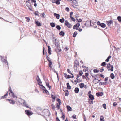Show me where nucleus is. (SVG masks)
<instances>
[{
    "label": "nucleus",
    "instance_id": "1",
    "mask_svg": "<svg viewBox=\"0 0 121 121\" xmlns=\"http://www.w3.org/2000/svg\"><path fill=\"white\" fill-rule=\"evenodd\" d=\"M19 102L21 103V104L23 106L28 108H29L28 106H27V104L26 103L25 101L23 100L20 99H19Z\"/></svg>",
    "mask_w": 121,
    "mask_h": 121
},
{
    "label": "nucleus",
    "instance_id": "2",
    "mask_svg": "<svg viewBox=\"0 0 121 121\" xmlns=\"http://www.w3.org/2000/svg\"><path fill=\"white\" fill-rule=\"evenodd\" d=\"M107 69L109 71L110 70L112 71L113 70V67L112 65H111L110 64H109L107 65Z\"/></svg>",
    "mask_w": 121,
    "mask_h": 121
},
{
    "label": "nucleus",
    "instance_id": "3",
    "mask_svg": "<svg viewBox=\"0 0 121 121\" xmlns=\"http://www.w3.org/2000/svg\"><path fill=\"white\" fill-rule=\"evenodd\" d=\"M78 62L77 60H75L74 61V67L75 72L77 71V67L78 65Z\"/></svg>",
    "mask_w": 121,
    "mask_h": 121
},
{
    "label": "nucleus",
    "instance_id": "4",
    "mask_svg": "<svg viewBox=\"0 0 121 121\" xmlns=\"http://www.w3.org/2000/svg\"><path fill=\"white\" fill-rule=\"evenodd\" d=\"M65 25L68 28H71L72 27V25L69 23L67 20H65Z\"/></svg>",
    "mask_w": 121,
    "mask_h": 121
},
{
    "label": "nucleus",
    "instance_id": "5",
    "mask_svg": "<svg viewBox=\"0 0 121 121\" xmlns=\"http://www.w3.org/2000/svg\"><path fill=\"white\" fill-rule=\"evenodd\" d=\"M106 23L109 26L111 27V25L113 24V21L112 20L107 21Z\"/></svg>",
    "mask_w": 121,
    "mask_h": 121
},
{
    "label": "nucleus",
    "instance_id": "6",
    "mask_svg": "<svg viewBox=\"0 0 121 121\" xmlns=\"http://www.w3.org/2000/svg\"><path fill=\"white\" fill-rule=\"evenodd\" d=\"M80 24L79 23H77L76 25H75L73 27V29H76V30L78 29V27L80 26Z\"/></svg>",
    "mask_w": 121,
    "mask_h": 121
},
{
    "label": "nucleus",
    "instance_id": "7",
    "mask_svg": "<svg viewBox=\"0 0 121 121\" xmlns=\"http://www.w3.org/2000/svg\"><path fill=\"white\" fill-rule=\"evenodd\" d=\"M25 113L28 116H30L32 114V112L28 110H26L25 111Z\"/></svg>",
    "mask_w": 121,
    "mask_h": 121
},
{
    "label": "nucleus",
    "instance_id": "8",
    "mask_svg": "<svg viewBox=\"0 0 121 121\" xmlns=\"http://www.w3.org/2000/svg\"><path fill=\"white\" fill-rule=\"evenodd\" d=\"M9 95L11 97H13V98H14L15 97V96L14 94L13 93L12 90H10V92L9 91Z\"/></svg>",
    "mask_w": 121,
    "mask_h": 121
},
{
    "label": "nucleus",
    "instance_id": "9",
    "mask_svg": "<svg viewBox=\"0 0 121 121\" xmlns=\"http://www.w3.org/2000/svg\"><path fill=\"white\" fill-rule=\"evenodd\" d=\"M6 100H8L9 102L10 103V104H12L13 105L14 104H15V101L13 100H12L7 99Z\"/></svg>",
    "mask_w": 121,
    "mask_h": 121
},
{
    "label": "nucleus",
    "instance_id": "10",
    "mask_svg": "<svg viewBox=\"0 0 121 121\" xmlns=\"http://www.w3.org/2000/svg\"><path fill=\"white\" fill-rule=\"evenodd\" d=\"M54 15L56 17L57 19H59L60 16V15L59 14L55 13L54 14Z\"/></svg>",
    "mask_w": 121,
    "mask_h": 121
},
{
    "label": "nucleus",
    "instance_id": "11",
    "mask_svg": "<svg viewBox=\"0 0 121 121\" xmlns=\"http://www.w3.org/2000/svg\"><path fill=\"white\" fill-rule=\"evenodd\" d=\"M51 97L52 98V101L53 102H54L55 101V99L56 98L52 94Z\"/></svg>",
    "mask_w": 121,
    "mask_h": 121
},
{
    "label": "nucleus",
    "instance_id": "12",
    "mask_svg": "<svg viewBox=\"0 0 121 121\" xmlns=\"http://www.w3.org/2000/svg\"><path fill=\"white\" fill-rule=\"evenodd\" d=\"M87 23H90V25L91 26H93V25H92V24L93 25L94 24V23H95L94 22H91V21H87L86 22Z\"/></svg>",
    "mask_w": 121,
    "mask_h": 121
},
{
    "label": "nucleus",
    "instance_id": "13",
    "mask_svg": "<svg viewBox=\"0 0 121 121\" xmlns=\"http://www.w3.org/2000/svg\"><path fill=\"white\" fill-rule=\"evenodd\" d=\"M103 93L102 92L97 93H96V95L98 96H101L103 95Z\"/></svg>",
    "mask_w": 121,
    "mask_h": 121
},
{
    "label": "nucleus",
    "instance_id": "14",
    "mask_svg": "<svg viewBox=\"0 0 121 121\" xmlns=\"http://www.w3.org/2000/svg\"><path fill=\"white\" fill-rule=\"evenodd\" d=\"M79 91V89L78 88H76L74 90V91L76 93H78Z\"/></svg>",
    "mask_w": 121,
    "mask_h": 121
},
{
    "label": "nucleus",
    "instance_id": "15",
    "mask_svg": "<svg viewBox=\"0 0 121 121\" xmlns=\"http://www.w3.org/2000/svg\"><path fill=\"white\" fill-rule=\"evenodd\" d=\"M67 71L68 73L72 75V78L74 77L73 75V74L71 73V72L70 71L69 69H67Z\"/></svg>",
    "mask_w": 121,
    "mask_h": 121
},
{
    "label": "nucleus",
    "instance_id": "16",
    "mask_svg": "<svg viewBox=\"0 0 121 121\" xmlns=\"http://www.w3.org/2000/svg\"><path fill=\"white\" fill-rule=\"evenodd\" d=\"M89 98L90 99H91V100H94V97L92 95H89Z\"/></svg>",
    "mask_w": 121,
    "mask_h": 121
},
{
    "label": "nucleus",
    "instance_id": "17",
    "mask_svg": "<svg viewBox=\"0 0 121 121\" xmlns=\"http://www.w3.org/2000/svg\"><path fill=\"white\" fill-rule=\"evenodd\" d=\"M79 86L80 88H83V87H85L84 86L85 85L83 83H80L79 85Z\"/></svg>",
    "mask_w": 121,
    "mask_h": 121
},
{
    "label": "nucleus",
    "instance_id": "18",
    "mask_svg": "<svg viewBox=\"0 0 121 121\" xmlns=\"http://www.w3.org/2000/svg\"><path fill=\"white\" fill-rule=\"evenodd\" d=\"M104 28L106 26V25L104 23H101L100 24V26Z\"/></svg>",
    "mask_w": 121,
    "mask_h": 121
},
{
    "label": "nucleus",
    "instance_id": "19",
    "mask_svg": "<svg viewBox=\"0 0 121 121\" xmlns=\"http://www.w3.org/2000/svg\"><path fill=\"white\" fill-rule=\"evenodd\" d=\"M48 53L50 55L51 54V48L49 46H48Z\"/></svg>",
    "mask_w": 121,
    "mask_h": 121
},
{
    "label": "nucleus",
    "instance_id": "20",
    "mask_svg": "<svg viewBox=\"0 0 121 121\" xmlns=\"http://www.w3.org/2000/svg\"><path fill=\"white\" fill-rule=\"evenodd\" d=\"M67 88L68 89H71V87L70 86L69 83H68L67 84Z\"/></svg>",
    "mask_w": 121,
    "mask_h": 121
},
{
    "label": "nucleus",
    "instance_id": "21",
    "mask_svg": "<svg viewBox=\"0 0 121 121\" xmlns=\"http://www.w3.org/2000/svg\"><path fill=\"white\" fill-rule=\"evenodd\" d=\"M47 59L49 60V66L50 67V68H52V67L51 66V65H52V63L51 62V60H48V59L47 58Z\"/></svg>",
    "mask_w": 121,
    "mask_h": 121
},
{
    "label": "nucleus",
    "instance_id": "22",
    "mask_svg": "<svg viewBox=\"0 0 121 121\" xmlns=\"http://www.w3.org/2000/svg\"><path fill=\"white\" fill-rule=\"evenodd\" d=\"M40 88L42 89L43 90H44L45 89V87L43 85H40Z\"/></svg>",
    "mask_w": 121,
    "mask_h": 121
},
{
    "label": "nucleus",
    "instance_id": "23",
    "mask_svg": "<svg viewBox=\"0 0 121 121\" xmlns=\"http://www.w3.org/2000/svg\"><path fill=\"white\" fill-rule=\"evenodd\" d=\"M50 25L52 27H54L55 26V24L53 22L51 23H50Z\"/></svg>",
    "mask_w": 121,
    "mask_h": 121
},
{
    "label": "nucleus",
    "instance_id": "24",
    "mask_svg": "<svg viewBox=\"0 0 121 121\" xmlns=\"http://www.w3.org/2000/svg\"><path fill=\"white\" fill-rule=\"evenodd\" d=\"M93 100H91V99H89L88 102L90 104H93Z\"/></svg>",
    "mask_w": 121,
    "mask_h": 121
},
{
    "label": "nucleus",
    "instance_id": "25",
    "mask_svg": "<svg viewBox=\"0 0 121 121\" xmlns=\"http://www.w3.org/2000/svg\"><path fill=\"white\" fill-rule=\"evenodd\" d=\"M26 4L28 7H30V3L28 1L26 2Z\"/></svg>",
    "mask_w": 121,
    "mask_h": 121
},
{
    "label": "nucleus",
    "instance_id": "26",
    "mask_svg": "<svg viewBox=\"0 0 121 121\" xmlns=\"http://www.w3.org/2000/svg\"><path fill=\"white\" fill-rule=\"evenodd\" d=\"M67 110L68 111H71L72 110V109L71 108V107L69 106H67Z\"/></svg>",
    "mask_w": 121,
    "mask_h": 121
},
{
    "label": "nucleus",
    "instance_id": "27",
    "mask_svg": "<svg viewBox=\"0 0 121 121\" xmlns=\"http://www.w3.org/2000/svg\"><path fill=\"white\" fill-rule=\"evenodd\" d=\"M110 77L112 79H113L115 77L114 74L113 73H112L110 74Z\"/></svg>",
    "mask_w": 121,
    "mask_h": 121
},
{
    "label": "nucleus",
    "instance_id": "28",
    "mask_svg": "<svg viewBox=\"0 0 121 121\" xmlns=\"http://www.w3.org/2000/svg\"><path fill=\"white\" fill-rule=\"evenodd\" d=\"M36 24L38 26H41V23L37 21L36 22Z\"/></svg>",
    "mask_w": 121,
    "mask_h": 121
},
{
    "label": "nucleus",
    "instance_id": "29",
    "mask_svg": "<svg viewBox=\"0 0 121 121\" xmlns=\"http://www.w3.org/2000/svg\"><path fill=\"white\" fill-rule=\"evenodd\" d=\"M55 44L56 46V48H59V44L57 43L56 42Z\"/></svg>",
    "mask_w": 121,
    "mask_h": 121
},
{
    "label": "nucleus",
    "instance_id": "30",
    "mask_svg": "<svg viewBox=\"0 0 121 121\" xmlns=\"http://www.w3.org/2000/svg\"><path fill=\"white\" fill-rule=\"evenodd\" d=\"M64 32L62 31H61L59 33V34L60 35H61L62 36H63L64 35Z\"/></svg>",
    "mask_w": 121,
    "mask_h": 121
},
{
    "label": "nucleus",
    "instance_id": "31",
    "mask_svg": "<svg viewBox=\"0 0 121 121\" xmlns=\"http://www.w3.org/2000/svg\"><path fill=\"white\" fill-rule=\"evenodd\" d=\"M51 106L52 108L53 109V110H54L55 109V107L54 105L53 104L51 105Z\"/></svg>",
    "mask_w": 121,
    "mask_h": 121
},
{
    "label": "nucleus",
    "instance_id": "32",
    "mask_svg": "<svg viewBox=\"0 0 121 121\" xmlns=\"http://www.w3.org/2000/svg\"><path fill=\"white\" fill-rule=\"evenodd\" d=\"M100 121H104V117L101 116L100 117Z\"/></svg>",
    "mask_w": 121,
    "mask_h": 121
},
{
    "label": "nucleus",
    "instance_id": "33",
    "mask_svg": "<svg viewBox=\"0 0 121 121\" xmlns=\"http://www.w3.org/2000/svg\"><path fill=\"white\" fill-rule=\"evenodd\" d=\"M111 56H109L105 60V61L107 62H108L109 60V59L111 58Z\"/></svg>",
    "mask_w": 121,
    "mask_h": 121
},
{
    "label": "nucleus",
    "instance_id": "34",
    "mask_svg": "<svg viewBox=\"0 0 121 121\" xmlns=\"http://www.w3.org/2000/svg\"><path fill=\"white\" fill-rule=\"evenodd\" d=\"M106 82H100L99 83V85H103V84H104V85H105L106 84Z\"/></svg>",
    "mask_w": 121,
    "mask_h": 121
},
{
    "label": "nucleus",
    "instance_id": "35",
    "mask_svg": "<svg viewBox=\"0 0 121 121\" xmlns=\"http://www.w3.org/2000/svg\"><path fill=\"white\" fill-rule=\"evenodd\" d=\"M56 28L59 30H60L61 29V27L59 25H58L57 26H56Z\"/></svg>",
    "mask_w": 121,
    "mask_h": 121
},
{
    "label": "nucleus",
    "instance_id": "36",
    "mask_svg": "<svg viewBox=\"0 0 121 121\" xmlns=\"http://www.w3.org/2000/svg\"><path fill=\"white\" fill-rule=\"evenodd\" d=\"M1 60H2L4 62H5L6 63H7V65H8L7 61V60H5L4 59H3L2 58H1Z\"/></svg>",
    "mask_w": 121,
    "mask_h": 121
},
{
    "label": "nucleus",
    "instance_id": "37",
    "mask_svg": "<svg viewBox=\"0 0 121 121\" xmlns=\"http://www.w3.org/2000/svg\"><path fill=\"white\" fill-rule=\"evenodd\" d=\"M37 80L38 82L41 81V80L40 79L38 75H37Z\"/></svg>",
    "mask_w": 121,
    "mask_h": 121
},
{
    "label": "nucleus",
    "instance_id": "38",
    "mask_svg": "<svg viewBox=\"0 0 121 121\" xmlns=\"http://www.w3.org/2000/svg\"><path fill=\"white\" fill-rule=\"evenodd\" d=\"M117 19L118 21L119 22L121 21V17L119 16L117 17Z\"/></svg>",
    "mask_w": 121,
    "mask_h": 121
},
{
    "label": "nucleus",
    "instance_id": "39",
    "mask_svg": "<svg viewBox=\"0 0 121 121\" xmlns=\"http://www.w3.org/2000/svg\"><path fill=\"white\" fill-rule=\"evenodd\" d=\"M8 92H7L6 94L4 95V96H3L2 97H1V99H2V98H6V97H5L7 96L8 95Z\"/></svg>",
    "mask_w": 121,
    "mask_h": 121
},
{
    "label": "nucleus",
    "instance_id": "40",
    "mask_svg": "<svg viewBox=\"0 0 121 121\" xmlns=\"http://www.w3.org/2000/svg\"><path fill=\"white\" fill-rule=\"evenodd\" d=\"M59 21L61 23H63L64 21V18H62L60 19Z\"/></svg>",
    "mask_w": 121,
    "mask_h": 121
},
{
    "label": "nucleus",
    "instance_id": "41",
    "mask_svg": "<svg viewBox=\"0 0 121 121\" xmlns=\"http://www.w3.org/2000/svg\"><path fill=\"white\" fill-rule=\"evenodd\" d=\"M52 70L55 73H56V74L57 75V76L58 77V73H57V72L56 71H55V69H52Z\"/></svg>",
    "mask_w": 121,
    "mask_h": 121
},
{
    "label": "nucleus",
    "instance_id": "42",
    "mask_svg": "<svg viewBox=\"0 0 121 121\" xmlns=\"http://www.w3.org/2000/svg\"><path fill=\"white\" fill-rule=\"evenodd\" d=\"M93 82L95 84H96L97 83H98V80H93Z\"/></svg>",
    "mask_w": 121,
    "mask_h": 121
},
{
    "label": "nucleus",
    "instance_id": "43",
    "mask_svg": "<svg viewBox=\"0 0 121 121\" xmlns=\"http://www.w3.org/2000/svg\"><path fill=\"white\" fill-rule=\"evenodd\" d=\"M77 34V32L75 31V32L73 34V36L74 37H76V35Z\"/></svg>",
    "mask_w": 121,
    "mask_h": 121
},
{
    "label": "nucleus",
    "instance_id": "44",
    "mask_svg": "<svg viewBox=\"0 0 121 121\" xmlns=\"http://www.w3.org/2000/svg\"><path fill=\"white\" fill-rule=\"evenodd\" d=\"M46 83L47 86L49 88V89H50L51 88V86H49V84L47 83Z\"/></svg>",
    "mask_w": 121,
    "mask_h": 121
},
{
    "label": "nucleus",
    "instance_id": "45",
    "mask_svg": "<svg viewBox=\"0 0 121 121\" xmlns=\"http://www.w3.org/2000/svg\"><path fill=\"white\" fill-rule=\"evenodd\" d=\"M70 18L71 19V20L73 21L74 22L75 21V19L72 16H71L70 17Z\"/></svg>",
    "mask_w": 121,
    "mask_h": 121
},
{
    "label": "nucleus",
    "instance_id": "46",
    "mask_svg": "<svg viewBox=\"0 0 121 121\" xmlns=\"http://www.w3.org/2000/svg\"><path fill=\"white\" fill-rule=\"evenodd\" d=\"M57 101L59 103V105H60V104L61 103V100L59 99H57Z\"/></svg>",
    "mask_w": 121,
    "mask_h": 121
},
{
    "label": "nucleus",
    "instance_id": "47",
    "mask_svg": "<svg viewBox=\"0 0 121 121\" xmlns=\"http://www.w3.org/2000/svg\"><path fill=\"white\" fill-rule=\"evenodd\" d=\"M103 107L105 109H106V105L105 104H103Z\"/></svg>",
    "mask_w": 121,
    "mask_h": 121
},
{
    "label": "nucleus",
    "instance_id": "48",
    "mask_svg": "<svg viewBox=\"0 0 121 121\" xmlns=\"http://www.w3.org/2000/svg\"><path fill=\"white\" fill-rule=\"evenodd\" d=\"M106 65V63L105 62H103L101 64V65L102 66H104Z\"/></svg>",
    "mask_w": 121,
    "mask_h": 121
},
{
    "label": "nucleus",
    "instance_id": "49",
    "mask_svg": "<svg viewBox=\"0 0 121 121\" xmlns=\"http://www.w3.org/2000/svg\"><path fill=\"white\" fill-rule=\"evenodd\" d=\"M83 74V73L82 71L81 70L79 71V74L80 76H82Z\"/></svg>",
    "mask_w": 121,
    "mask_h": 121
},
{
    "label": "nucleus",
    "instance_id": "50",
    "mask_svg": "<svg viewBox=\"0 0 121 121\" xmlns=\"http://www.w3.org/2000/svg\"><path fill=\"white\" fill-rule=\"evenodd\" d=\"M44 15V13H42V17L43 18H45Z\"/></svg>",
    "mask_w": 121,
    "mask_h": 121
},
{
    "label": "nucleus",
    "instance_id": "51",
    "mask_svg": "<svg viewBox=\"0 0 121 121\" xmlns=\"http://www.w3.org/2000/svg\"><path fill=\"white\" fill-rule=\"evenodd\" d=\"M66 91H67V92L65 93V96H68V94H69V93L68 92V90H66Z\"/></svg>",
    "mask_w": 121,
    "mask_h": 121
},
{
    "label": "nucleus",
    "instance_id": "52",
    "mask_svg": "<svg viewBox=\"0 0 121 121\" xmlns=\"http://www.w3.org/2000/svg\"><path fill=\"white\" fill-rule=\"evenodd\" d=\"M93 71L94 73H98L99 72V70L96 69H94Z\"/></svg>",
    "mask_w": 121,
    "mask_h": 121
},
{
    "label": "nucleus",
    "instance_id": "53",
    "mask_svg": "<svg viewBox=\"0 0 121 121\" xmlns=\"http://www.w3.org/2000/svg\"><path fill=\"white\" fill-rule=\"evenodd\" d=\"M25 18L27 22H28L30 20V19L28 17H25Z\"/></svg>",
    "mask_w": 121,
    "mask_h": 121
},
{
    "label": "nucleus",
    "instance_id": "54",
    "mask_svg": "<svg viewBox=\"0 0 121 121\" xmlns=\"http://www.w3.org/2000/svg\"><path fill=\"white\" fill-rule=\"evenodd\" d=\"M65 10L67 12H69V9L68 7H66L65 9Z\"/></svg>",
    "mask_w": 121,
    "mask_h": 121
},
{
    "label": "nucleus",
    "instance_id": "55",
    "mask_svg": "<svg viewBox=\"0 0 121 121\" xmlns=\"http://www.w3.org/2000/svg\"><path fill=\"white\" fill-rule=\"evenodd\" d=\"M56 3L57 4H60V2L59 1V0H57L56 2Z\"/></svg>",
    "mask_w": 121,
    "mask_h": 121
},
{
    "label": "nucleus",
    "instance_id": "56",
    "mask_svg": "<svg viewBox=\"0 0 121 121\" xmlns=\"http://www.w3.org/2000/svg\"><path fill=\"white\" fill-rule=\"evenodd\" d=\"M57 105L56 106V108L57 109H59L60 108V105H58V104H57Z\"/></svg>",
    "mask_w": 121,
    "mask_h": 121
},
{
    "label": "nucleus",
    "instance_id": "57",
    "mask_svg": "<svg viewBox=\"0 0 121 121\" xmlns=\"http://www.w3.org/2000/svg\"><path fill=\"white\" fill-rule=\"evenodd\" d=\"M44 90V91L47 94H48L49 92L48 91L46 90L45 89Z\"/></svg>",
    "mask_w": 121,
    "mask_h": 121
},
{
    "label": "nucleus",
    "instance_id": "58",
    "mask_svg": "<svg viewBox=\"0 0 121 121\" xmlns=\"http://www.w3.org/2000/svg\"><path fill=\"white\" fill-rule=\"evenodd\" d=\"M117 104V103L116 102H114L113 103V106L114 107Z\"/></svg>",
    "mask_w": 121,
    "mask_h": 121
},
{
    "label": "nucleus",
    "instance_id": "59",
    "mask_svg": "<svg viewBox=\"0 0 121 121\" xmlns=\"http://www.w3.org/2000/svg\"><path fill=\"white\" fill-rule=\"evenodd\" d=\"M56 51H57L61 52V49H59L58 48L56 50Z\"/></svg>",
    "mask_w": 121,
    "mask_h": 121
},
{
    "label": "nucleus",
    "instance_id": "60",
    "mask_svg": "<svg viewBox=\"0 0 121 121\" xmlns=\"http://www.w3.org/2000/svg\"><path fill=\"white\" fill-rule=\"evenodd\" d=\"M41 83H42V82L41 81L38 82V84L39 86H40V85H41Z\"/></svg>",
    "mask_w": 121,
    "mask_h": 121
},
{
    "label": "nucleus",
    "instance_id": "61",
    "mask_svg": "<svg viewBox=\"0 0 121 121\" xmlns=\"http://www.w3.org/2000/svg\"><path fill=\"white\" fill-rule=\"evenodd\" d=\"M72 78V77H71V76H70L69 75H68L67 76V77L66 78Z\"/></svg>",
    "mask_w": 121,
    "mask_h": 121
},
{
    "label": "nucleus",
    "instance_id": "62",
    "mask_svg": "<svg viewBox=\"0 0 121 121\" xmlns=\"http://www.w3.org/2000/svg\"><path fill=\"white\" fill-rule=\"evenodd\" d=\"M72 117L74 119H76V116L75 115H73L72 116Z\"/></svg>",
    "mask_w": 121,
    "mask_h": 121
},
{
    "label": "nucleus",
    "instance_id": "63",
    "mask_svg": "<svg viewBox=\"0 0 121 121\" xmlns=\"http://www.w3.org/2000/svg\"><path fill=\"white\" fill-rule=\"evenodd\" d=\"M97 24L98 25H99L100 26V24L101 23H100V22L99 21H98L97 23Z\"/></svg>",
    "mask_w": 121,
    "mask_h": 121
},
{
    "label": "nucleus",
    "instance_id": "64",
    "mask_svg": "<svg viewBox=\"0 0 121 121\" xmlns=\"http://www.w3.org/2000/svg\"><path fill=\"white\" fill-rule=\"evenodd\" d=\"M38 12L37 11H36L34 13V14L36 15H38Z\"/></svg>",
    "mask_w": 121,
    "mask_h": 121
}]
</instances>
